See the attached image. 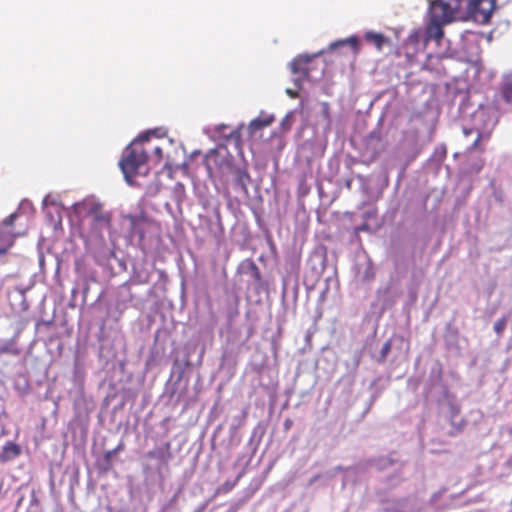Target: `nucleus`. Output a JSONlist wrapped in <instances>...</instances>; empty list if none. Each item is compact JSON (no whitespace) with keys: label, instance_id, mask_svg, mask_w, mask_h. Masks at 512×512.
Returning <instances> with one entry per match:
<instances>
[{"label":"nucleus","instance_id":"5","mask_svg":"<svg viewBox=\"0 0 512 512\" xmlns=\"http://www.w3.org/2000/svg\"><path fill=\"white\" fill-rule=\"evenodd\" d=\"M384 150L385 144L380 132L373 131L369 133L366 137L363 151V155L367 157L366 164L374 162Z\"/></svg>","mask_w":512,"mask_h":512},{"label":"nucleus","instance_id":"19","mask_svg":"<svg viewBox=\"0 0 512 512\" xmlns=\"http://www.w3.org/2000/svg\"><path fill=\"white\" fill-rule=\"evenodd\" d=\"M153 154L156 157L157 162H161L163 159V150L160 146H156L153 148Z\"/></svg>","mask_w":512,"mask_h":512},{"label":"nucleus","instance_id":"8","mask_svg":"<svg viewBox=\"0 0 512 512\" xmlns=\"http://www.w3.org/2000/svg\"><path fill=\"white\" fill-rule=\"evenodd\" d=\"M90 214L93 216V226L96 229L103 230L111 227V216L99 207H93Z\"/></svg>","mask_w":512,"mask_h":512},{"label":"nucleus","instance_id":"4","mask_svg":"<svg viewBox=\"0 0 512 512\" xmlns=\"http://www.w3.org/2000/svg\"><path fill=\"white\" fill-rule=\"evenodd\" d=\"M456 9L443 0H432L429 5V19L444 24L454 20Z\"/></svg>","mask_w":512,"mask_h":512},{"label":"nucleus","instance_id":"17","mask_svg":"<svg viewBox=\"0 0 512 512\" xmlns=\"http://www.w3.org/2000/svg\"><path fill=\"white\" fill-rule=\"evenodd\" d=\"M502 98L507 102H512V82L506 83L502 88Z\"/></svg>","mask_w":512,"mask_h":512},{"label":"nucleus","instance_id":"11","mask_svg":"<svg viewBox=\"0 0 512 512\" xmlns=\"http://www.w3.org/2000/svg\"><path fill=\"white\" fill-rule=\"evenodd\" d=\"M365 39L372 43L378 50H381L385 43V37L380 33L367 32Z\"/></svg>","mask_w":512,"mask_h":512},{"label":"nucleus","instance_id":"24","mask_svg":"<svg viewBox=\"0 0 512 512\" xmlns=\"http://www.w3.org/2000/svg\"><path fill=\"white\" fill-rule=\"evenodd\" d=\"M281 126L284 127L286 130L290 129V124H289V118L288 116H286L282 122H281Z\"/></svg>","mask_w":512,"mask_h":512},{"label":"nucleus","instance_id":"1","mask_svg":"<svg viewBox=\"0 0 512 512\" xmlns=\"http://www.w3.org/2000/svg\"><path fill=\"white\" fill-rule=\"evenodd\" d=\"M149 142V135L139 136L123 152L119 166L129 184L139 173V169L147 163L148 150L145 144Z\"/></svg>","mask_w":512,"mask_h":512},{"label":"nucleus","instance_id":"32","mask_svg":"<svg viewBox=\"0 0 512 512\" xmlns=\"http://www.w3.org/2000/svg\"><path fill=\"white\" fill-rule=\"evenodd\" d=\"M110 452H112L113 456H114L116 453H118V452L115 450V448H114V449H112V450H110Z\"/></svg>","mask_w":512,"mask_h":512},{"label":"nucleus","instance_id":"13","mask_svg":"<svg viewBox=\"0 0 512 512\" xmlns=\"http://www.w3.org/2000/svg\"><path fill=\"white\" fill-rule=\"evenodd\" d=\"M422 36L421 30L411 32L406 40L407 45H411L414 50L417 51L422 40Z\"/></svg>","mask_w":512,"mask_h":512},{"label":"nucleus","instance_id":"14","mask_svg":"<svg viewBox=\"0 0 512 512\" xmlns=\"http://www.w3.org/2000/svg\"><path fill=\"white\" fill-rule=\"evenodd\" d=\"M20 454V448L17 444L9 442L4 446V459H12Z\"/></svg>","mask_w":512,"mask_h":512},{"label":"nucleus","instance_id":"20","mask_svg":"<svg viewBox=\"0 0 512 512\" xmlns=\"http://www.w3.org/2000/svg\"><path fill=\"white\" fill-rule=\"evenodd\" d=\"M16 218L17 215L15 213H12L3 220V224L5 226H12Z\"/></svg>","mask_w":512,"mask_h":512},{"label":"nucleus","instance_id":"10","mask_svg":"<svg viewBox=\"0 0 512 512\" xmlns=\"http://www.w3.org/2000/svg\"><path fill=\"white\" fill-rule=\"evenodd\" d=\"M274 120L275 117L273 115L257 117L250 122L248 130L251 134H255L257 131L270 126L274 122Z\"/></svg>","mask_w":512,"mask_h":512},{"label":"nucleus","instance_id":"23","mask_svg":"<svg viewBox=\"0 0 512 512\" xmlns=\"http://www.w3.org/2000/svg\"><path fill=\"white\" fill-rule=\"evenodd\" d=\"M286 93L288 96H290L291 98H297L299 96L298 92L295 91V90H292V89H287L286 90Z\"/></svg>","mask_w":512,"mask_h":512},{"label":"nucleus","instance_id":"12","mask_svg":"<svg viewBox=\"0 0 512 512\" xmlns=\"http://www.w3.org/2000/svg\"><path fill=\"white\" fill-rule=\"evenodd\" d=\"M349 44L355 53L359 51V39L356 36H351L345 40H340L331 44V48L334 49L338 46Z\"/></svg>","mask_w":512,"mask_h":512},{"label":"nucleus","instance_id":"33","mask_svg":"<svg viewBox=\"0 0 512 512\" xmlns=\"http://www.w3.org/2000/svg\"><path fill=\"white\" fill-rule=\"evenodd\" d=\"M324 106H325V110H328V103H325ZM326 112L328 113V111H326Z\"/></svg>","mask_w":512,"mask_h":512},{"label":"nucleus","instance_id":"2","mask_svg":"<svg viewBox=\"0 0 512 512\" xmlns=\"http://www.w3.org/2000/svg\"><path fill=\"white\" fill-rule=\"evenodd\" d=\"M204 165L210 176L213 175L216 167H218L222 173L232 174L234 176L235 187L245 194L248 192V185L251 182L249 173L245 168L233 165L230 157L222 156L217 150L212 149L206 154Z\"/></svg>","mask_w":512,"mask_h":512},{"label":"nucleus","instance_id":"3","mask_svg":"<svg viewBox=\"0 0 512 512\" xmlns=\"http://www.w3.org/2000/svg\"><path fill=\"white\" fill-rule=\"evenodd\" d=\"M454 9L460 10L466 3V12L473 21L488 24L496 8V0H451Z\"/></svg>","mask_w":512,"mask_h":512},{"label":"nucleus","instance_id":"25","mask_svg":"<svg viewBox=\"0 0 512 512\" xmlns=\"http://www.w3.org/2000/svg\"><path fill=\"white\" fill-rule=\"evenodd\" d=\"M112 457H113V454H112V452H110V450L105 452L104 459H105L106 462L110 463Z\"/></svg>","mask_w":512,"mask_h":512},{"label":"nucleus","instance_id":"15","mask_svg":"<svg viewBox=\"0 0 512 512\" xmlns=\"http://www.w3.org/2000/svg\"><path fill=\"white\" fill-rule=\"evenodd\" d=\"M43 205H44L45 207H47V209H46V214H47V216L49 217L50 221H58V222H61L60 208H59V206L57 205V203H55V202H52V203H51V208H53L54 212L56 213V215H57V219H55V218H54V216H53V212H52V211H51V209L47 206V205H48V204H47V199H44V201H43Z\"/></svg>","mask_w":512,"mask_h":512},{"label":"nucleus","instance_id":"27","mask_svg":"<svg viewBox=\"0 0 512 512\" xmlns=\"http://www.w3.org/2000/svg\"><path fill=\"white\" fill-rule=\"evenodd\" d=\"M292 426V420L290 419H286L285 422H284V428L285 430H289Z\"/></svg>","mask_w":512,"mask_h":512},{"label":"nucleus","instance_id":"7","mask_svg":"<svg viewBox=\"0 0 512 512\" xmlns=\"http://www.w3.org/2000/svg\"><path fill=\"white\" fill-rule=\"evenodd\" d=\"M445 25L444 23L429 19L426 26L424 44L426 45L430 40H434L439 44L444 36L443 26Z\"/></svg>","mask_w":512,"mask_h":512},{"label":"nucleus","instance_id":"28","mask_svg":"<svg viewBox=\"0 0 512 512\" xmlns=\"http://www.w3.org/2000/svg\"><path fill=\"white\" fill-rule=\"evenodd\" d=\"M124 447H125L124 443H123V442H120V443L115 447V450H116L117 452H120V451H122V450L124 449Z\"/></svg>","mask_w":512,"mask_h":512},{"label":"nucleus","instance_id":"16","mask_svg":"<svg viewBox=\"0 0 512 512\" xmlns=\"http://www.w3.org/2000/svg\"><path fill=\"white\" fill-rule=\"evenodd\" d=\"M237 481H226L221 486H219L216 490V494H227L230 492L236 485Z\"/></svg>","mask_w":512,"mask_h":512},{"label":"nucleus","instance_id":"31","mask_svg":"<svg viewBox=\"0 0 512 512\" xmlns=\"http://www.w3.org/2000/svg\"><path fill=\"white\" fill-rule=\"evenodd\" d=\"M463 131H464L465 135H468L471 132V130H468V129H464Z\"/></svg>","mask_w":512,"mask_h":512},{"label":"nucleus","instance_id":"6","mask_svg":"<svg viewBox=\"0 0 512 512\" xmlns=\"http://www.w3.org/2000/svg\"><path fill=\"white\" fill-rule=\"evenodd\" d=\"M311 60L312 58L308 55H299L290 62L289 66L292 74L298 75L294 79L296 86L300 87L302 80L309 78Z\"/></svg>","mask_w":512,"mask_h":512},{"label":"nucleus","instance_id":"22","mask_svg":"<svg viewBox=\"0 0 512 512\" xmlns=\"http://www.w3.org/2000/svg\"><path fill=\"white\" fill-rule=\"evenodd\" d=\"M390 349H391V343H390V341H387V342L383 345L382 350H381V355H382V357H384V358H385V357L387 356V354L389 353Z\"/></svg>","mask_w":512,"mask_h":512},{"label":"nucleus","instance_id":"26","mask_svg":"<svg viewBox=\"0 0 512 512\" xmlns=\"http://www.w3.org/2000/svg\"><path fill=\"white\" fill-rule=\"evenodd\" d=\"M13 245V241H11L7 247H4V248H0V256L4 255L7 253L9 247H11Z\"/></svg>","mask_w":512,"mask_h":512},{"label":"nucleus","instance_id":"21","mask_svg":"<svg viewBox=\"0 0 512 512\" xmlns=\"http://www.w3.org/2000/svg\"><path fill=\"white\" fill-rule=\"evenodd\" d=\"M482 138V133L481 132H478L477 134V138L475 139V141L473 142V144L467 149L468 151H472V150H475L478 148L479 146V143H480V140Z\"/></svg>","mask_w":512,"mask_h":512},{"label":"nucleus","instance_id":"30","mask_svg":"<svg viewBox=\"0 0 512 512\" xmlns=\"http://www.w3.org/2000/svg\"><path fill=\"white\" fill-rule=\"evenodd\" d=\"M129 219H130L131 223H132L133 225H135V223H136V217H135V216H131V215H130V216H129Z\"/></svg>","mask_w":512,"mask_h":512},{"label":"nucleus","instance_id":"29","mask_svg":"<svg viewBox=\"0 0 512 512\" xmlns=\"http://www.w3.org/2000/svg\"><path fill=\"white\" fill-rule=\"evenodd\" d=\"M254 269H255V273H254V276L257 280H260V272L258 270V268L256 266H254Z\"/></svg>","mask_w":512,"mask_h":512},{"label":"nucleus","instance_id":"18","mask_svg":"<svg viewBox=\"0 0 512 512\" xmlns=\"http://www.w3.org/2000/svg\"><path fill=\"white\" fill-rule=\"evenodd\" d=\"M507 320L505 317L500 318L494 323V331L501 335L506 328Z\"/></svg>","mask_w":512,"mask_h":512},{"label":"nucleus","instance_id":"9","mask_svg":"<svg viewBox=\"0 0 512 512\" xmlns=\"http://www.w3.org/2000/svg\"><path fill=\"white\" fill-rule=\"evenodd\" d=\"M450 423L452 429L449 431L450 436H454L461 432L465 426V420L460 416V408L457 405H450Z\"/></svg>","mask_w":512,"mask_h":512}]
</instances>
